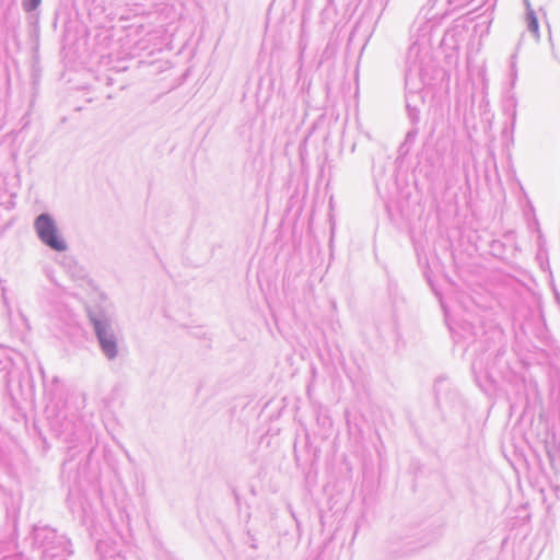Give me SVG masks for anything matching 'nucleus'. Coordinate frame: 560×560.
Wrapping results in <instances>:
<instances>
[{
	"mask_svg": "<svg viewBox=\"0 0 560 560\" xmlns=\"http://www.w3.org/2000/svg\"><path fill=\"white\" fill-rule=\"evenodd\" d=\"M515 59H516V54L512 55V57H511V71H512L513 77H516Z\"/></svg>",
	"mask_w": 560,
	"mask_h": 560,
	"instance_id": "nucleus-19",
	"label": "nucleus"
},
{
	"mask_svg": "<svg viewBox=\"0 0 560 560\" xmlns=\"http://www.w3.org/2000/svg\"><path fill=\"white\" fill-rule=\"evenodd\" d=\"M250 547H252V548H254V549H256V548H257V545H256V542H255V539H252Z\"/></svg>",
	"mask_w": 560,
	"mask_h": 560,
	"instance_id": "nucleus-22",
	"label": "nucleus"
},
{
	"mask_svg": "<svg viewBox=\"0 0 560 560\" xmlns=\"http://www.w3.org/2000/svg\"><path fill=\"white\" fill-rule=\"evenodd\" d=\"M34 231L37 238L49 249L62 253L68 249V243L62 236L55 218L48 213L43 212L38 214L33 223Z\"/></svg>",
	"mask_w": 560,
	"mask_h": 560,
	"instance_id": "nucleus-6",
	"label": "nucleus"
},
{
	"mask_svg": "<svg viewBox=\"0 0 560 560\" xmlns=\"http://www.w3.org/2000/svg\"><path fill=\"white\" fill-rule=\"evenodd\" d=\"M329 2H331V0H328Z\"/></svg>",
	"mask_w": 560,
	"mask_h": 560,
	"instance_id": "nucleus-24",
	"label": "nucleus"
},
{
	"mask_svg": "<svg viewBox=\"0 0 560 560\" xmlns=\"http://www.w3.org/2000/svg\"><path fill=\"white\" fill-rule=\"evenodd\" d=\"M86 314L102 354L115 360L119 354L118 336L110 314L98 304L89 305Z\"/></svg>",
	"mask_w": 560,
	"mask_h": 560,
	"instance_id": "nucleus-3",
	"label": "nucleus"
},
{
	"mask_svg": "<svg viewBox=\"0 0 560 560\" xmlns=\"http://www.w3.org/2000/svg\"><path fill=\"white\" fill-rule=\"evenodd\" d=\"M419 133V126H411L406 133L405 143H413Z\"/></svg>",
	"mask_w": 560,
	"mask_h": 560,
	"instance_id": "nucleus-14",
	"label": "nucleus"
},
{
	"mask_svg": "<svg viewBox=\"0 0 560 560\" xmlns=\"http://www.w3.org/2000/svg\"><path fill=\"white\" fill-rule=\"evenodd\" d=\"M494 337H501L500 330H493L491 332V337H486L485 339L476 340L475 338L471 341H468V349H471L474 352L478 351L482 348L480 354L471 361V372L478 387L487 393L491 388V374L489 371V360L494 354L497 349L492 346L494 342Z\"/></svg>",
	"mask_w": 560,
	"mask_h": 560,
	"instance_id": "nucleus-4",
	"label": "nucleus"
},
{
	"mask_svg": "<svg viewBox=\"0 0 560 560\" xmlns=\"http://www.w3.org/2000/svg\"><path fill=\"white\" fill-rule=\"evenodd\" d=\"M524 3H525V5H526V12H527L529 9H532L530 3H529V0H524Z\"/></svg>",
	"mask_w": 560,
	"mask_h": 560,
	"instance_id": "nucleus-21",
	"label": "nucleus"
},
{
	"mask_svg": "<svg viewBox=\"0 0 560 560\" xmlns=\"http://www.w3.org/2000/svg\"><path fill=\"white\" fill-rule=\"evenodd\" d=\"M4 346H5L4 342H0V347H4Z\"/></svg>",
	"mask_w": 560,
	"mask_h": 560,
	"instance_id": "nucleus-23",
	"label": "nucleus"
},
{
	"mask_svg": "<svg viewBox=\"0 0 560 560\" xmlns=\"http://www.w3.org/2000/svg\"><path fill=\"white\" fill-rule=\"evenodd\" d=\"M44 272L46 275V277L51 281V282H56L55 279H54V271L50 267H45L44 268Z\"/></svg>",
	"mask_w": 560,
	"mask_h": 560,
	"instance_id": "nucleus-18",
	"label": "nucleus"
},
{
	"mask_svg": "<svg viewBox=\"0 0 560 560\" xmlns=\"http://www.w3.org/2000/svg\"><path fill=\"white\" fill-rule=\"evenodd\" d=\"M429 58V47L424 37L412 42L406 55L405 88L423 89V67Z\"/></svg>",
	"mask_w": 560,
	"mask_h": 560,
	"instance_id": "nucleus-5",
	"label": "nucleus"
},
{
	"mask_svg": "<svg viewBox=\"0 0 560 560\" xmlns=\"http://www.w3.org/2000/svg\"><path fill=\"white\" fill-rule=\"evenodd\" d=\"M25 541L42 552V560H69L73 555L71 540L47 524H34Z\"/></svg>",
	"mask_w": 560,
	"mask_h": 560,
	"instance_id": "nucleus-2",
	"label": "nucleus"
},
{
	"mask_svg": "<svg viewBox=\"0 0 560 560\" xmlns=\"http://www.w3.org/2000/svg\"><path fill=\"white\" fill-rule=\"evenodd\" d=\"M7 305V314L0 317V338L5 340L8 337H22L25 332L31 330L28 319L22 312L18 314L16 323H12V312L4 299Z\"/></svg>",
	"mask_w": 560,
	"mask_h": 560,
	"instance_id": "nucleus-7",
	"label": "nucleus"
},
{
	"mask_svg": "<svg viewBox=\"0 0 560 560\" xmlns=\"http://www.w3.org/2000/svg\"><path fill=\"white\" fill-rule=\"evenodd\" d=\"M2 560H28V559L25 556H23L22 553H16V555L5 557Z\"/></svg>",
	"mask_w": 560,
	"mask_h": 560,
	"instance_id": "nucleus-17",
	"label": "nucleus"
},
{
	"mask_svg": "<svg viewBox=\"0 0 560 560\" xmlns=\"http://www.w3.org/2000/svg\"><path fill=\"white\" fill-rule=\"evenodd\" d=\"M526 22H527L528 31L534 33L536 36H538L539 24H538V19L536 16V13L533 9H529L526 12Z\"/></svg>",
	"mask_w": 560,
	"mask_h": 560,
	"instance_id": "nucleus-12",
	"label": "nucleus"
},
{
	"mask_svg": "<svg viewBox=\"0 0 560 560\" xmlns=\"http://www.w3.org/2000/svg\"><path fill=\"white\" fill-rule=\"evenodd\" d=\"M100 560H128L126 552L112 539H101L96 544Z\"/></svg>",
	"mask_w": 560,
	"mask_h": 560,
	"instance_id": "nucleus-9",
	"label": "nucleus"
},
{
	"mask_svg": "<svg viewBox=\"0 0 560 560\" xmlns=\"http://www.w3.org/2000/svg\"><path fill=\"white\" fill-rule=\"evenodd\" d=\"M24 363L22 355L13 350H10V353L0 357V372L5 371V375L8 376L7 383L11 382V377L15 373V366L18 363Z\"/></svg>",
	"mask_w": 560,
	"mask_h": 560,
	"instance_id": "nucleus-10",
	"label": "nucleus"
},
{
	"mask_svg": "<svg viewBox=\"0 0 560 560\" xmlns=\"http://www.w3.org/2000/svg\"><path fill=\"white\" fill-rule=\"evenodd\" d=\"M21 376H22V380L28 386V394L32 395L34 393V384H33V378H32L30 371L22 372Z\"/></svg>",
	"mask_w": 560,
	"mask_h": 560,
	"instance_id": "nucleus-15",
	"label": "nucleus"
},
{
	"mask_svg": "<svg viewBox=\"0 0 560 560\" xmlns=\"http://www.w3.org/2000/svg\"><path fill=\"white\" fill-rule=\"evenodd\" d=\"M42 3V0H22L23 10L27 13L35 11Z\"/></svg>",
	"mask_w": 560,
	"mask_h": 560,
	"instance_id": "nucleus-13",
	"label": "nucleus"
},
{
	"mask_svg": "<svg viewBox=\"0 0 560 560\" xmlns=\"http://www.w3.org/2000/svg\"><path fill=\"white\" fill-rule=\"evenodd\" d=\"M44 383V399L56 411L59 422V436L63 442L72 444V447L91 442L93 427L90 421L82 416L67 412L68 389L65 383L58 377L52 376L50 381L46 378L45 372L40 369Z\"/></svg>",
	"mask_w": 560,
	"mask_h": 560,
	"instance_id": "nucleus-1",
	"label": "nucleus"
},
{
	"mask_svg": "<svg viewBox=\"0 0 560 560\" xmlns=\"http://www.w3.org/2000/svg\"><path fill=\"white\" fill-rule=\"evenodd\" d=\"M67 504L73 514L80 513L81 511L84 510V498L82 497L81 491L78 488L69 490L67 497Z\"/></svg>",
	"mask_w": 560,
	"mask_h": 560,
	"instance_id": "nucleus-11",
	"label": "nucleus"
},
{
	"mask_svg": "<svg viewBox=\"0 0 560 560\" xmlns=\"http://www.w3.org/2000/svg\"><path fill=\"white\" fill-rule=\"evenodd\" d=\"M471 0H447L453 10L460 9L469 4Z\"/></svg>",
	"mask_w": 560,
	"mask_h": 560,
	"instance_id": "nucleus-16",
	"label": "nucleus"
},
{
	"mask_svg": "<svg viewBox=\"0 0 560 560\" xmlns=\"http://www.w3.org/2000/svg\"><path fill=\"white\" fill-rule=\"evenodd\" d=\"M11 517H12L13 532L15 533L16 528H18V512L13 511Z\"/></svg>",
	"mask_w": 560,
	"mask_h": 560,
	"instance_id": "nucleus-20",
	"label": "nucleus"
},
{
	"mask_svg": "<svg viewBox=\"0 0 560 560\" xmlns=\"http://www.w3.org/2000/svg\"><path fill=\"white\" fill-rule=\"evenodd\" d=\"M421 92L422 90H412L405 88L407 116L411 126H418L420 122L419 105L424 103V98Z\"/></svg>",
	"mask_w": 560,
	"mask_h": 560,
	"instance_id": "nucleus-8",
	"label": "nucleus"
}]
</instances>
